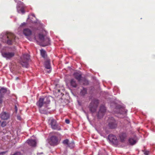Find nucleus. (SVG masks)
Masks as SVG:
<instances>
[{"label": "nucleus", "instance_id": "29", "mask_svg": "<svg viewBox=\"0 0 155 155\" xmlns=\"http://www.w3.org/2000/svg\"><path fill=\"white\" fill-rule=\"evenodd\" d=\"M6 124V122L5 121H3L2 123H1V125L2 127H5Z\"/></svg>", "mask_w": 155, "mask_h": 155}, {"label": "nucleus", "instance_id": "27", "mask_svg": "<svg viewBox=\"0 0 155 155\" xmlns=\"http://www.w3.org/2000/svg\"><path fill=\"white\" fill-rule=\"evenodd\" d=\"M74 143L73 141H72L71 142L69 143V144L68 145V147H70L71 148H73L74 147Z\"/></svg>", "mask_w": 155, "mask_h": 155}, {"label": "nucleus", "instance_id": "13", "mask_svg": "<svg viewBox=\"0 0 155 155\" xmlns=\"http://www.w3.org/2000/svg\"><path fill=\"white\" fill-rule=\"evenodd\" d=\"M127 137V134L125 133H121L119 135V137L120 141L121 142H123L126 139Z\"/></svg>", "mask_w": 155, "mask_h": 155}, {"label": "nucleus", "instance_id": "6", "mask_svg": "<svg viewBox=\"0 0 155 155\" xmlns=\"http://www.w3.org/2000/svg\"><path fill=\"white\" fill-rule=\"evenodd\" d=\"M106 110V108L104 105L101 106L98 113V117L99 118H101L105 114Z\"/></svg>", "mask_w": 155, "mask_h": 155}, {"label": "nucleus", "instance_id": "3", "mask_svg": "<svg viewBox=\"0 0 155 155\" xmlns=\"http://www.w3.org/2000/svg\"><path fill=\"white\" fill-rule=\"evenodd\" d=\"M99 103L98 100L97 99H94L92 100L90 105V111L92 112H95Z\"/></svg>", "mask_w": 155, "mask_h": 155}, {"label": "nucleus", "instance_id": "34", "mask_svg": "<svg viewBox=\"0 0 155 155\" xmlns=\"http://www.w3.org/2000/svg\"><path fill=\"white\" fill-rule=\"evenodd\" d=\"M149 153V151H145L144 152V154L145 155H148Z\"/></svg>", "mask_w": 155, "mask_h": 155}, {"label": "nucleus", "instance_id": "31", "mask_svg": "<svg viewBox=\"0 0 155 155\" xmlns=\"http://www.w3.org/2000/svg\"><path fill=\"white\" fill-rule=\"evenodd\" d=\"M124 109H120L119 110V113L121 114H123V112H122L123 111V110Z\"/></svg>", "mask_w": 155, "mask_h": 155}, {"label": "nucleus", "instance_id": "12", "mask_svg": "<svg viewBox=\"0 0 155 155\" xmlns=\"http://www.w3.org/2000/svg\"><path fill=\"white\" fill-rule=\"evenodd\" d=\"M26 142L30 146L35 147L36 145V141L35 139H29Z\"/></svg>", "mask_w": 155, "mask_h": 155}, {"label": "nucleus", "instance_id": "15", "mask_svg": "<svg viewBox=\"0 0 155 155\" xmlns=\"http://www.w3.org/2000/svg\"><path fill=\"white\" fill-rule=\"evenodd\" d=\"M56 91L58 92H60L62 94V92L64 91V87L62 86L60 87L59 85L57 84L56 85Z\"/></svg>", "mask_w": 155, "mask_h": 155}, {"label": "nucleus", "instance_id": "1", "mask_svg": "<svg viewBox=\"0 0 155 155\" xmlns=\"http://www.w3.org/2000/svg\"><path fill=\"white\" fill-rule=\"evenodd\" d=\"M0 38H2L1 41L3 42L6 43L8 45H11L15 42V37L13 34L6 33L4 35L2 34Z\"/></svg>", "mask_w": 155, "mask_h": 155}, {"label": "nucleus", "instance_id": "4", "mask_svg": "<svg viewBox=\"0 0 155 155\" xmlns=\"http://www.w3.org/2000/svg\"><path fill=\"white\" fill-rule=\"evenodd\" d=\"M48 122L53 129H56L57 128L58 124L56 121L53 118L49 117L48 120Z\"/></svg>", "mask_w": 155, "mask_h": 155}, {"label": "nucleus", "instance_id": "11", "mask_svg": "<svg viewBox=\"0 0 155 155\" xmlns=\"http://www.w3.org/2000/svg\"><path fill=\"white\" fill-rule=\"evenodd\" d=\"M0 117L2 119L7 120L9 117V115L8 113L4 112L0 114Z\"/></svg>", "mask_w": 155, "mask_h": 155}, {"label": "nucleus", "instance_id": "25", "mask_svg": "<svg viewBox=\"0 0 155 155\" xmlns=\"http://www.w3.org/2000/svg\"><path fill=\"white\" fill-rule=\"evenodd\" d=\"M39 38L41 42L44 41V40L45 39L44 36L42 34H40L39 35Z\"/></svg>", "mask_w": 155, "mask_h": 155}, {"label": "nucleus", "instance_id": "5", "mask_svg": "<svg viewBox=\"0 0 155 155\" xmlns=\"http://www.w3.org/2000/svg\"><path fill=\"white\" fill-rule=\"evenodd\" d=\"M108 127L110 129H114L117 126L116 121L113 117H111L109 120Z\"/></svg>", "mask_w": 155, "mask_h": 155}, {"label": "nucleus", "instance_id": "30", "mask_svg": "<svg viewBox=\"0 0 155 155\" xmlns=\"http://www.w3.org/2000/svg\"><path fill=\"white\" fill-rule=\"evenodd\" d=\"M45 71L48 73H50L51 71V68H45Z\"/></svg>", "mask_w": 155, "mask_h": 155}, {"label": "nucleus", "instance_id": "9", "mask_svg": "<svg viewBox=\"0 0 155 155\" xmlns=\"http://www.w3.org/2000/svg\"><path fill=\"white\" fill-rule=\"evenodd\" d=\"M108 139L109 141L113 143L116 144L117 143V138L115 136L112 134L109 135L108 136Z\"/></svg>", "mask_w": 155, "mask_h": 155}, {"label": "nucleus", "instance_id": "2", "mask_svg": "<svg viewBox=\"0 0 155 155\" xmlns=\"http://www.w3.org/2000/svg\"><path fill=\"white\" fill-rule=\"evenodd\" d=\"M30 60V55L28 54H24L21 58L20 63L22 67H27L28 62Z\"/></svg>", "mask_w": 155, "mask_h": 155}, {"label": "nucleus", "instance_id": "38", "mask_svg": "<svg viewBox=\"0 0 155 155\" xmlns=\"http://www.w3.org/2000/svg\"><path fill=\"white\" fill-rule=\"evenodd\" d=\"M15 110L16 112H17V108L16 106H15Z\"/></svg>", "mask_w": 155, "mask_h": 155}, {"label": "nucleus", "instance_id": "18", "mask_svg": "<svg viewBox=\"0 0 155 155\" xmlns=\"http://www.w3.org/2000/svg\"><path fill=\"white\" fill-rule=\"evenodd\" d=\"M24 34L26 36H29L31 34V31L28 29H25L23 31Z\"/></svg>", "mask_w": 155, "mask_h": 155}, {"label": "nucleus", "instance_id": "24", "mask_svg": "<svg viewBox=\"0 0 155 155\" xmlns=\"http://www.w3.org/2000/svg\"><path fill=\"white\" fill-rule=\"evenodd\" d=\"M87 93V89L84 88H83L80 92V94L82 95H84Z\"/></svg>", "mask_w": 155, "mask_h": 155}, {"label": "nucleus", "instance_id": "23", "mask_svg": "<svg viewBox=\"0 0 155 155\" xmlns=\"http://www.w3.org/2000/svg\"><path fill=\"white\" fill-rule=\"evenodd\" d=\"M129 142L130 145H133L136 143V141L133 139L130 138L129 140Z\"/></svg>", "mask_w": 155, "mask_h": 155}, {"label": "nucleus", "instance_id": "22", "mask_svg": "<svg viewBox=\"0 0 155 155\" xmlns=\"http://www.w3.org/2000/svg\"><path fill=\"white\" fill-rule=\"evenodd\" d=\"M17 9L18 12L19 13L21 12L24 14L25 13V12L23 7H21L20 8L19 7H17Z\"/></svg>", "mask_w": 155, "mask_h": 155}, {"label": "nucleus", "instance_id": "21", "mask_svg": "<svg viewBox=\"0 0 155 155\" xmlns=\"http://www.w3.org/2000/svg\"><path fill=\"white\" fill-rule=\"evenodd\" d=\"M40 52L42 57L44 58H45L46 57V51L43 50H40Z\"/></svg>", "mask_w": 155, "mask_h": 155}, {"label": "nucleus", "instance_id": "33", "mask_svg": "<svg viewBox=\"0 0 155 155\" xmlns=\"http://www.w3.org/2000/svg\"><path fill=\"white\" fill-rule=\"evenodd\" d=\"M13 155H21V153L19 152H17L14 154Z\"/></svg>", "mask_w": 155, "mask_h": 155}, {"label": "nucleus", "instance_id": "19", "mask_svg": "<svg viewBox=\"0 0 155 155\" xmlns=\"http://www.w3.org/2000/svg\"><path fill=\"white\" fill-rule=\"evenodd\" d=\"M70 83L71 85L73 87H75L77 86V84L75 80L74 79H71Z\"/></svg>", "mask_w": 155, "mask_h": 155}, {"label": "nucleus", "instance_id": "32", "mask_svg": "<svg viewBox=\"0 0 155 155\" xmlns=\"http://www.w3.org/2000/svg\"><path fill=\"white\" fill-rule=\"evenodd\" d=\"M3 96H0V104L2 103V98Z\"/></svg>", "mask_w": 155, "mask_h": 155}, {"label": "nucleus", "instance_id": "7", "mask_svg": "<svg viewBox=\"0 0 155 155\" xmlns=\"http://www.w3.org/2000/svg\"><path fill=\"white\" fill-rule=\"evenodd\" d=\"M37 106L39 107V110L41 113H45V111H43L42 109H41V107L45 105V104L44 103V102L42 100V98H41L39 99L38 101L37 102Z\"/></svg>", "mask_w": 155, "mask_h": 155}, {"label": "nucleus", "instance_id": "20", "mask_svg": "<svg viewBox=\"0 0 155 155\" xmlns=\"http://www.w3.org/2000/svg\"><path fill=\"white\" fill-rule=\"evenodd\" d=\"M7 89L5 88H2L0 89V93L1 95L0 96H3L5 94L7 91Z\"/></svg>", "mask_w": 155, "mask_h": 155}, {"label": "nucleus", "instance_id": "16", "mask_svg": "<svg viewBox=\"0 0 155 155\" xmlns=\"http://www.w3.org/2000/svg\"><path fill=\"white\" fill-rule=\"evenodd\" d=\"M50 97L49 96H46L44 98H42L45 104H47L49 103L50 102Z\"/></svg>", "mask_w": 155, "mask_h": 155}, {"label": "nucleus", "instance_id": "28", "mask_svg": "<svg viewBox=\"0 0 155 155\" xmlns=\"http://www.w3.org/2000/svg\"><path fill=\"white\" fill-rule=\"evenodd\" d=\"M63 143L64 144L67 145L68 147L69 144V140L68 139L65 140L63 141Z\"/></svg>", "mask_w": 155, "mask_h": 155}, {"label": "nucleus", "instance_id": "26", "mask_svg": "<svg viewBox=\"0 0 155 155\" xmlns=\"http://www.w3.org/2000/svg\"><path fill=\"white\" fill-rule=\"evenodd\" d=\"M45 68H51V66L50 61H47L45 63Z\"/></svg>", "mask_w": 155, "mask_h": 155}, {"label": "nucleus", "instance_id": "39", "mask_svg": "<svg viewBox=\"0 0 155 155\" xmlns=\"http://www.w3.org/2000/svg\"><path fill=\"white\" fill-rule=\"evenodd\" d=\"M17 118H18V120H20V117L19 116H18L17 117Z\"/></svg>", "mask_w": 155, "mask_h": 155}, {"label": "nucleus", "instance_id": "17", "mask_svg": "<svg viewBox=\"0 0 155 155\" xmlns=\"http://www.w3.org/2000/svg\"><path fill=\"white\" fill-rule=\"evenodd\" d=\"M74 75L76 79L78 80V81H80L81 78V73L78 72H75L74 74Z\"/></svg>", "mask_w": 155, "mask_h": 155}, {"label": "nucleus", "instance_id": "35", "mask_svg": "<svg viewBox=\"0 0 155 155\" xmlns=\"http://www.w3.org/2000/svg\"><path fill=\"white\" fill-rule=\"evenodd\" d=\"M65 122L67 124H68L69 123L70 121H69V120H68V119H66V120H65Z\"/></svg>", "mask_w": 155, "mask_h": 155}, {"label": "nucleus", "instance_id": "36", "mask_svg": "<svg viewBox=\"0 0 155 155\" xmlns=\"http://www.w3.org/2000/svg\"><path fill=\"white\" fill-rule=\"evenodd\" d=\"M6 152H3L0 153V155H3Z\"/></svg>", "mask_w": 155, "mask_h": 155}, {"label": "nucleus", "instance_id": "10", "mask_svg": "<svg viewBox=\"0 0 155 155\" xmlns=\"http://www.w3.org/2000/svg\"><path fill=\"white\" fill-rule=\"evenodd\" d=\"M2 54L3 57L10 58L14 56L15 53L13 52H2Z\"/></svg>", "mask_w": 155, "mask_h": 155}, {"label": "nucleus", "instance_id": "37", "mask_svg": "<svg viewBox=\"0 0 155 155\" xmlns=\"http://www.w3.org/2000/svg\"><path fill=\"white\" fill-rule=\"evenodd\" d=\"M26 25V23H22V24L21 25V26H23V25Z\"/></svg>", "mask_w": 155, "mask_h": 155}, {"label": "nucleus", "instance_id": "14", "mask_svg": "<svg viewBox=\"0 0 155 155\" xmlns=\"http://www.w3.org/2000/svg\"><path fill=\"white\" fill-rule=\"evenodd\" d=\"M41 45L45 47L47 45H48L50 44V40L49 38L46 37L44 40V41H42Z\"/></svg>", "mask_w": 155, "mask_h": 155}, {"label": "nucleus", "instance_id": "8", "mask_svg": "<svg viewBox=\"0 0 155 155\" xmlns=\"http://www.w3.org/2000/svg\"><path fill=\"white\" fill-rule=\"evenodd\" d=\"M58 142L57 138L55 136H52L51 137L49 141V143L51 145H56L58 144Z\"/></svg>", "mask_w": 155, "mask_h": 155}, {"label": "nucleus", "instance_id": "40", "mask_svg": "<svg viewBox=\"0 0 155 155\" xmlns=\"http://www.w3.org/2000/svg\"><path fill=\"white\" fill-rule=\"evenodd\" d=\"M18 79V77H17V78H16V79Z\"/></svg>", "mask_w": 155, "mask_h": 155}]
</instances>
